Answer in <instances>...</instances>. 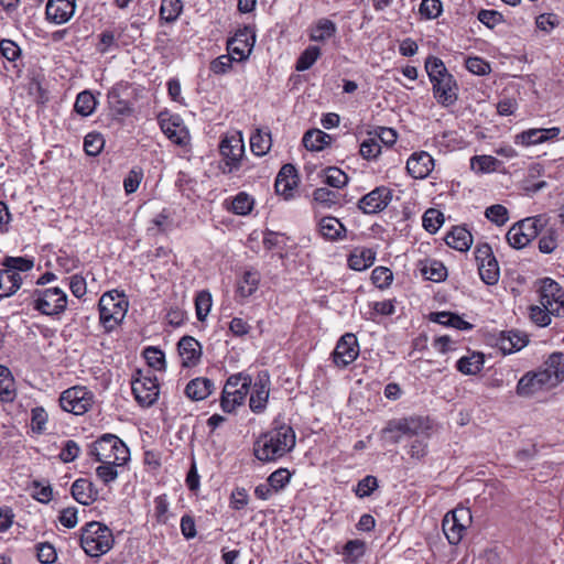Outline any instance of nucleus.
<instances>
[{
	"label": "nucleus",
	"mask_w": 564,
	"mask_h": 564,
	"mask_svg": "<svg viewBox=\"0 0 564 564\" xmlns=\"http://www.w3.org/2000/svg\"><path fill=\"white\" fill-rule=\"evenodd\" d=\"M76 9V0H48L46 19L55 24L66 23L72 19Z\"/></svg>",
	"instance_id": "nucleus-23"
},
{
	"label": "nucleus",
	"mask_w": 564,
	"mask_h": 564,
	"mask_svg": "<svg viewBox=\"0 0 564 564\" xmlns=\"http://www.w3.org/2000/svg\"><path fill=\"white\" fill-rule=\"evenodd\" d=\"M366 543L361 540H349L343 547V558L347 564H356L365 555Z\"/></svg>",
	"instance_id": "nucleus-44"
},
{
	"label": "nucleus",
	"mask_w": 564,
	"mask_h": 564,
	"mask_svg": "<svg viewBox=\"0 0 564 564\" xmlns=\"http://www.w3.org/2000/svg\"><path fill=\"white\" fill-rule=\"evenodd\" d=\"M297 183L299 177L295 167L292 164H285L281 167L275 178V193L285 199L291 198L294 195Z\"/></svg>",
	"instance_id": "nucleus-24"
},
{
	"label": "nucleus",
	"mask_w": 564,
	"mask_h": 564,
	"mask_svg": "<svg viewBox=\"0 0 564 564\" xmlns=\"http://www.w3.org/2000/svg\"><path fill=\"white\" fill-rule=\"evenodd\" d=\"M184 393L192 401L205 400L212 393V382L203 377L192 379L186 384Z\"/></svg>",
	"instance_id": "nucleus-38"
},
{
	"label": "nucleus",
	"mask_w": 564,
	"mask_h": 564,
	"mask_svg": "<svg viewBox=\"0 0 564 564\" xmlns=\"http://www.w3.org/2000/svg\"><path fill=\"white\" fill-rule=\"evenodd\" d=\"M236 65H238L236 63V56L231 53L220 55L217 58H214V74H228L235 69Z\"/></svg>",
	"instance_id": "nucleus-61"
},
{
	"label": "nucleus",
	"mask_w": 564,
	"mask_h": 564,
	"mask_svg": "<svg viewBox=\"0 0 564 564\" xmlns=\"http://www.w3.org/2000/svg\"><path fill=\"white\" fill-rule=\"evenodd\" d=\"M89 455L99 463L126 464L130 459V451L117 435L106 433L98 437L89 449Z\"/></svg>",
	"instance_id": "nucleus-4"
},
{
	"label": "nucleus",
	"mask_w": 564,
	"mask_h": 564,
	"mask_svg": "<svg viewBox=\"0 0 564 564\" xmlns=\"http://www.w3.org/2000/svg\"><path fill=\"white\" fill-rule=\"evenodd\" d=\"M323 182L334 188H343L348 183V175L336 166H328L322 171Z\"/></svg>",
	"instance_id": "nucleus-46"
},
{
	"label": "nucleus",
	"mask_w": 564,
	"mask_h": 564,
	"mask_svg": "<svg viewBox=\"0 0 564 564\" xmlns=\"http://www.w3.org/2000/svg\"><path fill=\"white\" fill-rule=\"evenodd\" d=\"M129 302L123 293L109 291L101 295L99 307V319L106 332L113 330L124 318Z\"/></svg>",
	"instance_id": "nucleus-5"
},
{
	"label": "nucleus",
	"mask_w": 564,
	"mask_h": 564,
	"mask_svg": "<svg viewBox=\"0 0 564 564\" xmlns=\"http://www.w3.org/2000/svg\"><path fill=\"white\" fill-rule=\"evenodd\" d=\"M105 145V139L101 133L90 132L84 139V150L90 156L98 155Z\"/></svg>",
	"instance_id": "nucleus-52"
},
{
	"label": "nucleus",
	"mask_w": 564,
	"mask_h": 564,
	"mask_svg": "<svg viewBox=\"0 0 564 564\" xmlns=\"http://www.w3.org/2000/svg\"><path fill=\"white\" fill-rule=\"evenodd\" d=\"M425 72L432 84L435 100L443 107L454 105L458 99L459 86L454 75L448 72L444 62L433 55L426 57Z\"/></svg>",
	"instance_id": "nucleus-2"
},
{
	"label": "nucleus",
	"mask_w": 564,
	"mask_h": 564,
	"mask_svg": "<svg viewBox=\"0 0 564 564\" xmlns=\"http://www.w3.org/2000/svg\"><path fill=\"white\" fill-rule=\"evenodd\" d=\"M218 170L225 175L236 174L242 165L245 144L239 132L226 135L219 143Z\"/></svg>",
	"instance_id": "nucleus-6"
},
{
	"label": "nucleus",
	"mask_w": 564,
	"mask_h": 564,
	"mask_svg": "<svg viewBox=\"0 0 564 564\" xmlns=\"http://www.w3.org/2000/svg\"><path fill=\"white\" fill-rule=\"evenodd\" d=\"M336 25L328 19H321L311 30L310 39L315 42H323L334 36Z\"/></svg>",
	"instance_id": "nucleus-47"
},
{
	"label": "nucleus",
	"mask_w": 564,
	"mask_h": 564,
	"mask_svg": "<svg viewBox=\"0 0 564 564\" xmlns=\"http://www.w3.org/2000/svg\"><path fill=\"white\" fill-rule=\"evenodd\" d=\"M183 11L181 0H162L160 7V22H175Z\"/></svg>",
	"instance_id": "nucleus-45"
},
{
	"label": "nucleus",
	"mask_w": 564,
	"mask_h": 564,
	"mask_svg": "<svg viewBox=\"0 0 564 564\" xmlns=\"http://www.w3.org/2000/svg\"><path fill=\"white\" fill-rule=\"evenodd\" d=\"M560 132L561 130L557 127L550 129H529L517 134L514 141L517 144L529 147L554 139L560 134Z\"/></svg>",
	"instance_id": "nucleus-29"
},
{
	"label": "nucleus",
	"mask_w": 564,
	"mask_h": 564,
	"mask_svg": "<svg viewBox=\"0 0 564 564\" xmlns=\"http://www.w3.org/2000/svg\"><path fill=\"white\" fill-rule=\"evenodd\" d=\"M405 169L413 178L424 180L434 169V159L425 151L414 152L408 159Z\"/></svg>",
	"instance_id": "nucleus-22"
},
{
	"label": "nucleus",
	"mask_w": 564,
	"mask_h": 564,
	"mask_svg": "<svg viewBox=\"0 0 564 564\" xmlns=\"http://www.w3.org/2000/svg\"><path fill=\"white\" fill-rule=\"evenodd\" d=\"M177 351L183 367H194L202 357V346L198 340L192 336H184L177 344Z\"/></svg>",
	"instance_id": "nucleus-26"
},
{
	"label": "nucleus",
	"mask_w": 564,
	"mask_h": 564,
	"mask_svg": "<svg viewBox=\"0 0 564 564\" xmlns=\"http://www.w3.org/2000/svg\"><path fill=\"white\" fill-rule=\"evenodd\" d=\"M444 223V215L440 209L429 208L422 217V225L430 234H435Z\"/></svg>",
	"instance_id": "nucleus-49"
},
{
	"label": "nucleus",
	"mask_w": 564,
	"mask_h": 564,
	"mask_svg": "<svg viewBox=\"0 0 564 564\" xmlns=\"http://www.w3.org/2000/svg\"><path fill=\"white\" fill-rule=\"evenodd\" d=\"M551 390L553 388L539 368L525 372L516 387V393L521 398L538 397Z\"/></svg>",
	"instance_id": "nucleus-16"
},
{
	"label": "nucleus",
	"mask_w": 564,
	"mask_h": 564,
	"mask_svg": "<svg viewBox=\"0 0 564 564\" xmlns=\"http://www.w3.org/2000/svg\"><path fill=\"white\" fill-rule=\"evenodd\" d=\"M221 205L228 213L238 216H247L253 210L256 199L247 192H239L235 196L225 198Z\"/></svg>",
	"instance_id": "nucleus-28"
},
{
	"label": "nucleus",
	"mask_w": 564,
	"mask_h": 564,
	"mask_svg": "<svg viewBox=\"0 0 564 564\" xmlns=\"http://www.w3.org/2000/svg\"><path fill=\"white\" fill-rule=\"evenodd\" d=\"M321 50L317 46H308L297 58L295 69L303 72L308 69L319 57Z\"/></svg>",
	"instance_id": "nucleus-54"
},
{
	"label": "nucleus",
	"mask_w": 564,
	"mask_h": 564,
	"mask_svg": "<svg viewBox=\"0 0 564 564\" xmlns=\"http://www.w3.org/2000/svg\"><path fill=\"white\" fill-rule=\"evenodd\" d=\"M33 308L43 315L56 316L65 312L67 295L59 288L35 289L30 293Z\"/></svg>",
	"instance_id": "nucleus-8"
},
{
	"label": "nucleus",
	"mask_w": 564,
	"mask_h": 564,
	"mask_svg": "<svg viewBox=\"0 0 564 564\" xmlns=\"http://www.w3.org/2000/svg\"><path fill=\"white\" fill-rule=\"evenodd\" d=\"M256 43V34L252 28L245 26L227 41V52L236 56V63L241 64L247 61Z\"/></svg>",
	"instance_id": "nucleus-15"
},
{
	"label": "nucleus",
	"mask_w": 564,
	"mask_h": 564,
	"mask_svg": "<svg viewBox=\"0 0 564 564\" xmlns=\"http://www.w3.org/2000/svg\"><path fill=\"white\" fill-rule=\"evenodd\" d=\"M70 494L77 502L84 506H89L98 497V490L95 485L85 478L76 479L73 482Z\"/></svg>",
	"instance_id": "nucleus-33"
},
{
	"label": "nucleus",
	"mask_w": 564,
	"mask_h": 564,
	"mask_svg": "<svg viewBox=\"0 0 564 564\" xmlns=\"http://www.w3.org/2000/svg\"><path fill=\"white\" fill-rule=\"evenodd\" d=\"M553 389L564 381V354L552 352L539 367Z\"/></svg>",
	"instance_id": "nucleus-21"
},
{
	"label": "nucleus",
	"mask_w": 564,
	"mask_h": 564,
	"mask_svg": "<svg viewBox=\"0 0 564 564\" xmlns=\"http://www.w3.org/2000/svg\"><path fill=\"white\" fill-rule=\"evenodd\" d=\"M539 303L552 313L553 316H564V289L551 278L536 281Z\"/></svg>",
	"instance_id": "nucleus-10"
},
{
	"label": "nucleus",
	"mask_w": 564,
	"mask_h": 564,
	"mask_svg": "<svg viewBox=\"0 0 564 564\" xmlns=\"http://www.w3.org/2000/svg\"><path fill=\"white\" fill-rule=\"evenodd\" d=\"M158 121L162 132L171 142L180 147H186L189 143V132L178 115L163 111L159 113Z\"/></svg>",
	"instance_id": "nucleus-14"
},
{
	"label": "nucleus",
	"mask_w": 564,
	"mask_h": 564,
	"mask_svg": "<svg viewBox=\"0 0 564 564\" xmlns=\"http://www.w3.org/2000/svg\"><path fill=\"white\" fill-rule=\"evenodd\" d=\"M338 193L326 187H318L313 192L314 202L323 207H332L338 204Z\"/></svg>",
	"instance_id": "nucleus-55"
},
{
	"label": "nucleus",
	"mask_w": 564,
	"mask_h": 564,
	"mask_svg": "<svg viewBox=\"0 0 564 564\" xmlns=\"http://www.w3.org/2000/svg\"><path fill=\"white\" fill-rule=\"evenodd\" d=\"M271 145L272 139L271 133L269 131L257 129L256 132L252 133L250 137L251 151L258 156L267 154Z\"/></svg>",
	"instance_id": "nucleus-43"
},
{
	"label": "nucleus",
	"mask_w": 564,
	"mask_h": 564,
	"mask_svg": "<svg viewBox=\"0 0 564 564\" xmlns=\"http://www.w3.org/2000/svg\"><path fill=\"white\" fill-rule=\"evenodd\" d=\"M474 253L481 281L487 285L497 284L500 278V268L491 247L486 242L478 243Z\"/></svg>",
	"instance_id": "nucleus-11"
},
{
	"label": "nucleus",
	"mask_w": 564,
	"mask_h": 564,
	"mask_svg": "<svg viewBox=\"0 0 564 564\" xmlns=\"http://www.w3.org/2000/svg\"><path fill=\"white\" fill-rule=\"evenodd\" d=\"M21 48L20 46L9 39H3L0 41V54L8 62H15L21 57Z\"/></svg>",
	"instance_id": "nucleus-63"
},
{
	"label": "nucleus",
	"mask_w": 564,
	"mask_h": 564,
	"mask_svg": "<svg viewBox=\"0 0 564 564\" xmlns=\"http://www.w3.org/2000/svg\"><path fill=\"white\" fill-rule=\"evenodd\" d=\"M470 523V510L467 508H456L444 517L442 528L448 542L451 544H458Z\"/></svg>",
	"instance_id": "nucleus-13"
},
{
	"label": "nucleus",
	"mask_w": 564,
	"mask_h": 564,
	"mask_svg": "<svg viewBox=\"0 0 564 564\" xmlns=\"http://www.w3.org/2000/svg\"><path fill=\"white\" fill-rule=\"evenodd\" d=\"M196 315L199 321H205L212 310V294L209 291H202L195 300Z\"/></svg>",
	"instance_id": "nucleus-58"
},
{
	"label": "nucleus",
	"mask_w": 564,
	"mask_h": 564,
	"mask_svg": "<svg viewBox=\"0 0 564 564\" xmlns=\"http://www.w3.org/2000/svg\"><path fill=\"white\" fill-rule=\"evenodd\" d=\"M249 408L254 414L265 411L270 395V376L267 371L260 372L256 380L251 381Z\"/></svg>",
	"instance_id": "nucleus-17"
},
{
	"label": "nucleus",
	"mask_w": 564,
	"mask_h": 564,
	"mask_svg": "<svg viewBox=\"0 0 564 564\" xmlns=\"http://www.w3.org/2000/svg\"><path fill=\"white\" fill-rule=\"evenodd\" d=\"M260 272L253 269L245 270L237 276L235 296L239 301L250 297L259 288Z\"/></svg>",
	"instance_id": "nucleus-25"
},
{
	"label": "nucleus",
	"mask_w": 564,
	"mask_h": 564,
	"mask_svg": "<svg viewBox=\"0 0 564 564\" xmlns=\"http://www.w3.org/2000/svg\"><path fill=\"white\" fill-rule=\"evenodd\" d=\"M446 245L460 252H466L473 245V235L466 227L455 226L444 238Z\"/></svg>",
	"instance_id": "nucleus-34"
},
{
	"label": "nucleus",
	"mask_w": 564,
	"mask_h": 564,
	"mask_svg": "<svg viewBox=\"0 0 564 564\" xmlns=\"http://www.w3.org/2000/svg\"><path fill=\"white\" fill-rule=\"evenodd\" d=\"M112 531L104 523L90 521L80 530L79 544L84 552L91 557H99L113 546Z\"/></svg>",
	"instance_id": "nucleus-3"
},
{
	"label": "nucleus",
	"mask_w": 564,
	"mask_h": 564,
	"mask_svg": "<svg viewBox=\"0 0 564 564\" xmlns=\"http://www.w3.org/2000/svg\"><path fill=\"white\" fill-rule=\"evenodd\" d=\"M2 265L8 270H13L18 273L30 271L34 262L32 259L23 258V257H6Z\"/></svg>",
	"instance_id": "nucleus-60"
},
{
	"label": "nucleus",
	"mask_w": 564,
	"mask_h": 564,
	"mask_svg": "<svg viewBox=\"0 0 564 564\" xmlns=\"http://www.w3.org/2000/svg\"><path fill=\"white\" fill-rule=\"evenodd\" d=\"M122 465L123 464L101 463V465L96 468V475L105 485H108L117 479V467Z\"/></svg>",
	"instance_id": "nucleus-62"
},
{
	"label": "nucleus",
	"mask_w": 564,
	"mask_h": 564,
	"mask_svg": "<svg viewBox=\"0 0 564 564\" xmlns=\"http://www.w3.org/2000/svg\"><path fill=\"white\" fill-rule=\"evenodd\" d=\"M545 224V214L527 217L509 228L506 235L507 242L514 249H522L539 236L541 227Z\"/></svg>",
	"instance_id": "nucleus-7"
},
{
	"label": "nucleus",
	"mask_w": 564,
	"mask_h": 564,
	"mask_svg": "<svg viewBox=\"0 0 564 564\" xmlns=\"http://www.w3.org/2000/svg\"><path fill=\"white\" fill-rule=\"evenodd\" d=\"M295 432L286 423H274L253 443V455L262 463H273L289 454L295 446Z\"/></svg>",
	"instance_id": "nucleus-1"
},
{
	"label": "nucleus",
	"mask_w": 564,
	"mask_h": 564,
	"mask_svg": "<svg viewBox=\"0 0 564 564\" xmlns=\"http://www.w3.org/2000/svg\"><path fill=\"white\" fill-rule=\"evenodd\" d=\"M128 89L127 85L118 84L113 86L107 94V101L110 110L118 116H130L133 111L131 105L122 95Z\"/></svg>",
	"instance_id": "nucleus-32"
},
{
	"label": "nucleus",
	"mask_w": 564,
	"mask_h": 564,
	"mask_svg": "<svg viewBox=\"0 0 564 564\" xmlns=\"http://www.w3.org/2000/svg\"><path fill=\"white\" fill-rule=\"evenodd\" d=\"M21 283L20 273L7 268L0 269V297L13 295L20 289Z\"/></svg>",
	"instance_id": "nucleus-39"
},
{
	"label": "nucleus",
	"mask_w": 564,
	"mask_h": 564,
	"mask_svg": "<svg viewBox=\"0 0 564 564\" xmlns=\"http://www.w3.org/2000/svg\"><path fill=\"white\" fill-rule=\"evenodd\" d=\"M143 356L148 365L154 370H163L165 368V357L161 349L149 346L143 350Z\"/></svg>",
	"instance_id": "nucleus-56"
},
{
	"label": "nucleus",
	"mask_w": 564,
	"mask_h": 564,
	"mask_svg": "<svg viewBox=\"0 0 564 564\" xmlns=\"http://www.w3.org/2000/svg\"><path fill=\"white\" fill-rule=\"evenodd\" d=\"M35 549L37 560L42 564H52L56 561L57 554L53 544L48 542H41L36 544Z\"/></svg>",
	"instance_id": "nucleus-64"
},
{
	"label": "nucleus",
	"mask_w": 564,
	"mask_h": 564,
	"mask_svg": "<svg viewBox=\"0 0 564 564\" xmlns=\"http://www.w3.org/2000/svg\"><path fill=\"white\" fill-rule=\"evenodd\" d=\"M551 316H553V314L549 313L540 303L539 305H531L529 307L530 319L540 327L549 326L551 324Z\"/></svg>",
	"instance_id": "nucleus-59"
},
{
	"label": "nucleus",
	"mask_w": 564,
	"mask_h": 564,
	"mask_svg": "<svg viewBox=\"0 0 564 564\" xmlns=\"http://www.w3.org/2000/svg\"><path fill=\"white\" fill-rule=\"evenodd\" d=\"M332 141V135L319 129H311L306 131L302 139L304 148L311 152L324 150L330 145Z\"/></svg>",
	"instance_id": "nucleus-36"
},
{
	"label": "nucleus",
	"mask_w": 564,
	"mask_h": 564,
	"mask_svg": "<svg viewBox=\"0 0 564 564\" xmlns=\"http://www.w3.org/2000/svg\"><path fill=\"white\" fill-rule=\"evenodd\" d=\"M319 232L324 239L337 241L346 238V227L335 217H323L318 223Z\"/></svg>",
	"instance_id": "nucleus-35"
},
{
	"label": "nucleus",
	"mask_w": 564,
	"mask_h": 564,
	"mask_svg": "<svg viewBox=\"0 0 564 564\" xmlns=\"http://www.w3.org/2000/svg\"><path fill=\"white\" fill-rule=\"evenodd\" d=\"M546 224L541 227V231L536 238L539 251L550 254L556 250L560 242L558 228L551 221V217L545 214Z\"/></svg>",
	"instance_id": "nucleus-27"
},
{
	"label": "nucleus",
	"mask_w": 564,
	"mask_h": 564,
	"mask_svg": "<svg viewBox=\"0 0 564 564\" xmlns=\"http://www.w3.org/2000/svg\"><path fill=\"white\" fill-rule=\"evenodd\" d=\"M94 403V394L82 386L66 389L59 397L61 408L75 415H82L89 411Z\"/></svg>",
	"instance_id": "nucleus-12"
},
{
	"label": "nucleus",
	"mask_w": 564,
	"mask_h": 564,
	"mask_svg": "<svg viewBox=\"0 0 564 564\" xmlns=\"http://www.w3.org/2000/svg\"><path fill=\"white\" fill-rule=\"evenodd\" d=\"M392 189L387 186H378L364 195L358 202V208L364 214H377L387 208L392 199Z\"/></svg>",
	"instance_id": "nucleus-19"
},
{
	"label": "nucleus",
	"mask_w": 564,
	"mask_h": 564,
	"mask_svg": "<svg viewBox=\"0 0 564 564\" xmlns=\"http://www.w3.org/2000/svg\"><path fill=\"white\" fill-rule=\"evenodd\" d=\"M502 162L492 155H475L470 159V169L477 174L498 172Z\"/></svg>",
	"instance_id": "nucleus-41"
},
{
	"label": "nucleus",
	"mask_w": 564,
	"mask_h": 564,
	"mask_svg": "<svg viewBox=\"0 0 564 564\" xmlns=\"http://www.w3.org/2000/svg\"><path fill=\"white\" fill-rule=\"evenodd\" d=\"M419 269L421 274L430 281L442 282L447 276V269L444 263L436 259H425L420 261Z\"/></svg>",
	"instance_id": "nucleus-37"
},
{
	"label": "nucleus",
	"mask_w": 564,
	"mask_h": 564,
	"mask_svg": "<svg viewBox=\"0 0 564 564\" xmlns=\"http://www.w3.org/2000/svg\"><path fill=\"white\" fill-rule=\"evenodd\" d=\"M528 336L517 330L502 332L497 339V347L505 354H512L525 347Z\"/></svg>",
	"instance_id": "nucleus-30"
},
{
	"label": "nucleus",
	"mask_w": 564,
	"mask_h": 564,
	"mask_svg": "<svg viewBox=\"0 0 564 564\" xmlns=\"http://www.w3.org/2000/svg\"><path fill=\"white\" fill-rule=\"evenodd\" d=\"M393 281V273L387 267H376L371 272V282L378 289H387Z\"/></svg>",
	"instance_id": "nucleus-53"
},
{
	"label": "nucleus",
	"mask_w": 564,
	"mask_h": 564,
	"mask_svg": "<svg viewBox=\"0 0 564 564\" xmlns=\"http://www.w3.org/2000/svg\"><path fill=\"white\" fill-rule=\"evenodd\" d=\"M96 105L97 101L94 95L88 90H84L77 95L74 109L78 115L88 117L94 112Z\"/></svg>",
	"instance_id": "nucleus-48"
},
{
	"label": "nucleus",
	"mask_w": 564,
	"mask_h": 564,
	"mask_svg": "<svg viewBox=\"0 0 564 564\" xmlns=\"http://www.w3.org/2000/svg\"><path fill=\"white\" fill-rule=\"evenodd\" d=\"M485 364V356L481 352H471L458 359L456 368L467 376H475L481 371Z\"/></svg>",
	"instance_id": "nucleus-40"
},
{
	"label": "nucleus",
	"mask_w": 564,
	"mask_h": 564,
	"mask_svg": "<svg viewBox=\"0 0 564 564\" xmlns=\"http://www.w3.org/2000/svg\"><path fill=\"white\" fill-rule=\"evenodd\" d=\"M376 261V251L371 248L356 247L347 258V265L354 271H364Z\"/></svg>",
	"instance_id": "nucleus-31"
},
{
	"label": "nucleus",
	"mask_w": 564,
	"mask_h": 564,
	"mask_svg": "<svg viewBox=\"0 0 564 564\" xmlns=\"http://www.w3.org/2000/svg\"><path fill=\"white\" fill-rule=\"evenodd\" d=\"M292 474L286 468H279L268 477L267 481L276 491L283 490L291 481Z\"/></svg>",
	"instance_id": "nucleus-51"
},
{
	"label": "nucleus",
	"mask_w": 564,
	"mask_h": 564,
	"mask_svg": "<svg viewBox=\"0 0 564 564\" xmlns=\"http://www.w3.org/2000/svg\"><path fill=\"white\" fill-rule=\"evenodd\" d=\"M443 11L442 2L440 0H422L419 13L425 20L436 19Z\"/></svg>",
	"instance_id": "nucleus-57"
},
{
	"label": "nucleus",
	"mask_w": 564,
	"mask_h": 564,
	"mask_svg": "<svg viewBox=\"0 0 564 564\" xmlns=\"http://www.w3.org/2000/svg\"><path fill=\"white\" fill-rule=\"evenodd\" d=\"M430 319L437 324L449 326L459 330H468L473 328V325L470 323L463 319L459 315L451 312L431 313Z\"/></svg>",
	"instance_id": "nucleus-42"
},
{
	"label": "nucleus",
	"mask_w": 564,
	"mask_h": 564,
	"mask_svg": "<svg viewBox=\"0 0 564 564\" xmlns=\"http://www.w3.org/2000/svg\"><path fill=\"white\" fill-rule=\"evenodd\" d=\"M251 387V377L249 375L237 373L230 376L223 389L220 406L231 413L237 406L242 405Z\"/></svg>",
	"instance_id": "nucleus-9"
},
{
	"label": "nucleus",
	"mask_w": 564,
	"mask_h": 564,
	"mask_svg": "<svg viewBox=\"0 0 564 564\" xmlns=\"http://www.w3.org/2000/svg\"><path fill=\"white\" fill-rule=\"evenodd\" d=\"M359 356L357 337L352 333L343 335L332 354L333 361L338 368H345L352 364Z\"/></svg>",
	"instance_id": "nucleus-18"
},
{
	"label": "nucleus",
	"mask_w": 564,
	"mask_h": 564,
	"mask_svg": "<svg viewBox=\"0 0 564 564\" xmlns=\"http://www.w3.org/2000/svg\"><path fill=\"white\" fill-rule=\"evenodd\" d=\"M15 398V391L12 388V379L7 367L0 365V400L11 402Z\"/></svg>",
	"instance_id": "nucleus-50"
},
{
	"label": "nucleus",
	"mask_w": 564,
	"mask_h": 564,
	"mask_svg": "<svg viewBox=\"0 0 564 564\" xmlns=\"http://www.w3.org/2000/svg\"><path fill=\"white\" fill-rule=\"evenodd\" d=\"M131 389L137 402L142 406L152 405L159 397V383L154 376L137 378L132 381Z\"/></svg>",
	"instance_id": "nucleus-20"
}]
</instances>
